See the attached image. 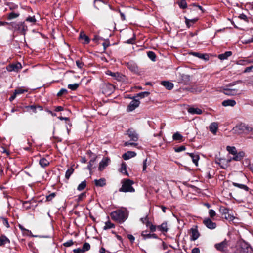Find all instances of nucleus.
<instances>
[{
  "label": "nucleus",
  "instance_id": "nucleus-1",
  "mask_svg": "<svg viewBox=\"0 0 253 253\" xmlns=\"http://www.w3.org/2000/svg\"><path fill=\"white\" fill-rule=\"evenodd\" d=\"M110 215L113 220L123 223L128 217V211L126 209H122L112 212Z\"/></svg>",
  "mask_w": 253,
  "mask_h": 253
},
{
  "label": "nucleus",
  "instance_id": "nucleus-2",
  "mask_svg": "<svg viewBox=\"0 0 253 253\" xmlns=\"http://www.w3.org/2000/svg\"><path fill=\"white\" fill-rule=\"evenodd\" d=\"M233 131L237 134H248L253 132V127L244 123H241L233 128Z\"/></svg>",
  "mask_w": 253,
  "mask_h": 253
},
{
  "label": "nucleus",
  "instance_id": "nucleus-3",
  "mask_svg": "<svg viewBox=\"0 0 253 253\" xmlns=\"http://www.w3.org/2000/svg\"><path fill=\"white\" fill-rule=\"evenodd\" d=\"M9 29L14 30L15 31H18L24 35H25V32L27 30V27L25 25L24 22H11L9 23Z\"/></svg>",
  "mask_w": 253,
  "mask_h": 253
},
{
  "label": "nucleus",
  "instance_id": "nucleus-4",
  "mask_svg": "<svg viewBox=\"0 0 253 253\" xmlns=\"http://www.w3.org/2000/svg\"><path fill=\"white\" fill-rule=\"evenodd\" d=\"M122 187L119 189L120 192H133L134 189L132 187L133 184V181L130 179L124 180L122 181Z\"/></svg>",
  "mask_w": 253,
  "mask_h": 253
},
{
  "label": "nucleus",
  "instance_id": "nucleus-5",
  "mask_svg": "<svg viewBox=\"0 0 253 253\" xmlns=\"http://www.w3.org/2000/svg\"><path fill=\"white\" fill-rule=\"evenodd\" d=\"M114 89V86L111 84L108 83L103 85L102 91L103 94L109 95L113 92Z\"/></svg>",
  "mask_w": 253,
  "mask_h": 253
},
{
  "label": "nucleus",
  "instance_id": "nucleus-6",
  "mask_svg": "<svg viewBox=\"0 0 253 253\" xmlns=\"http://www.w3.org/2000/svg\"><path fill=\"white\" fill-rule=\"evenodd\" d=\"M240 248L241 253H252L253 251L250 246L244 241L240 242Z\"/></svg>",
  "mask_w": 253,
  "mask_h": 253
},
{
  "label": "nucleus",
  "instance_id": "nucleus-7",
  "mask_svg": "<svg viewBox=\"0 0 253 253\" xmlns=\"http://www.w3.org/2000/svg\"><path fill=\"white\" fill-rule=\"evenodd\" d=\"M6 68L8 72H18L22 68V66L20 63L17 62L8 65Z\"/></svg>",
  "mask_w": 253,
  "mask_h": 253
},
{
  "label": "nucleus",
  "instance_id": "nucleus-8",
  "mask_svg": "<svg viewBox=\"0 0 253 253\" xmlns=\"http://www.w3.org/2000/svg\"><path fill=\"white\" fill-rule=\"evenodd\" d=\"M137 97H135L129 103L127 107V112H131L137 108L140 103V101L136 99Z\"/></svg>",
  "mask_w": 253,
  "mask_h": 253
},
{
  "label": "nucleus",
  "instance_id": "nucleus-9",
  "mask_svg": "<svg viewBox=\"0 0 253 253\" xmlns=\"http://www.w3.org/2000/svg\"><path fill=\"white\" fill-rule=\"evenodd\" d=\"M214 247L218 251L224 252L226 251L227 249L228 242L225 239L222 242L215 244Z\"/></svg>",
  "mask_w": 253,
  "mask_h": 253
},
{
  "label": "nucleus",
  "instance_id": "nucleus-10",
  "mask_svg": "<svg viewBox=\"0 0 253 253\" xmlns=\"http://www.w3.org/2000/svg\"><path fill=\"white\" fill-rule=\"evenodd\" d=\"M223 92L225 95L228 96H234L241 94V93L239 92L238 89H232L229 88H224L223 90Z\"/></svg>",
  "mask_w": 253,
  "mask_h": 253
},
{
  "label": "nucleus",
  "instance_id": "nucleus-11",
  "mask_svg": "<svg viewBox=\"0 0 253 253\" xmlns=\"http://www.w3.org/2000/svg\"><path fill=\"white\" fill-rule=\"evenodd\" d=\"M110 160L108 157L103 158L100 162L98 169L100 171L103 170L109 164Z\"/></svg>",
  "mask_w": 253,
  "mask_h": 253
},
{
  "label": "nucleus",
  "instance_id": "nucleus-12",
  "mask_svg": "<svg viewBox=\"0 0 253 253\" xmlns=\"http://www.w3.org/2000/svg\"><path fill=\"white\" fill-rule=\"evenodd\" d=\"M127 134L132 141H136L138 139L137 133L132 128L127 130Z\"/></svg>",
  "mask_w": 253,
  "mask_h": 253
},
{
  "label": "nucleus",
  "instance_id": "nucleus-13",
  "mask_svg": "<svg viewBox=\"0 0 253 253\" xmlns=\"http://www.w3.org/2000/svg\"><path fill=\"white\" fill-rule=\"evenodd\" d=\"M204 225L209 229H213L216 227V223L213 222L210 218H206L203 221Z\"/></svg>",
  "mask_w": 253,
  "mask_h": 253
},
{
  "label": "nucleus",
  "instance_id": "nucleus-14",
  "mask_svg": "<svg viewBox=\"0 0 253 253\" xmlns=\"http://www.w3.org/2000/svg\"><path fill=\"white\" fill-rule=\"evenodd\" d=\"M80 39L82 43L84 44H88L90 41V39L88 36L85 35L83 32H81L80 33Z\"/></svg>",
  "mask_w": 253,
  "mask_h": 253
},
{
  "label": "nucleus",
  "instance_id": "nucleus-15",
  "mask_svg": "<svg viewBox=\"0 0 253 253\" xmlns=\"http://www.w3.org/2000/svg\"><path fill=\"white\" fill-rule=\"evenodd\" d=\"M244 156L245 152L243 151H240L239 152H237V153L232 157V159L234 161H239L241 160Z\"/></svg>",
  "mask_w": 253,
  "mask_h": 253
},
{
  "label": "nucleus",
  "instance_id": "nucleus-16",
  "mask_svg": "<svg viewBox=\"0 0 253 253\" xmlns=\"http://www.w3.org/2000/svg\"><path fill=\"white\" fill-rule=\"evenodd\" d=\"M236 101L233 99L225 100H224L222 102V105L225 107H227V106L233 107L236 105Z\"/></svg>",
  "mask_w": 253,
  "mask_h": 253
},
{
  "label": "nucleus",
  "instance_id": "nucleus-17",
  "mask_svg": "<svg viewBox=\"0 0 253 253\" xmlns=\"http://www.w3.org/2000/svg\"><path fill=\"white\" fill-rule=\"evenodd\" d=\"M209 129L211 132L215 134L218 129V124L216 122H213L209 126Z\"/></svg>",
  "mask_w": 253,
  "mask_h": 253
},
{
  "label": "nucleus",
  "instance_id": "nucleus-18",
  "mask_svg": "<svg viewBox=\"0 0 253 253\" xmlns=\"http://www.w3.org/2000/svg\"><path fill=\"white\" fill-rule=\"evenodd\" d=\"M136 153L134 152L127 151L123 155L122 157L124 160H126L134 157Z\"/></svg>",
  "mask_w": 253,
  "mask_h": 253
},
{
  "label": "nucleus",
  "instance_id": "nucleus-19",
  "mask_svg": "<svg viewBox=\"0 0 253 253\" xmlns=\"http://www.w3.org/2000/svg\"><path fill=\"white\" fill-rule=\"evenodd\" d=\"M188 112L191 114H201L202 110L198 108L190 107L188 109Z\"/></svg>",
  "mask_w": 253,
  "mask_h": 253
},
{
  "label": "nucleus",
  "instance_id": "nucleus-20",
  "mask_svg": "<svg viewBox=\"0 0 253 253\" xmlns=\"http://www.w3.org/2000/svg\"><path fill=\"white\" fill-rule=\"evenodd\" d=\"M94 183L96 186L103 187L106 185V180L104 178H101L98 180L95 179Z\"/></svg>",
  "mask_w": 253,
  "mask_h": 253
},
{
  "label": "nucleus",
  "instance_id": "nucleus-21",
  "mask_svg": "<svg viewBox=\"0 0 253 253\" xmlns=\"http://www.w3.org/2000/svg\"><path fill=\"white\" fill-rule=\"evenodd\" d=\"M191 157L193 163L196 166L198 165V161L199 160V156L194 153H187Z\"/></svg>",
  "mask_w": 253,
  "mask_h": 253
},
{
  "label": "nucleus",
  "instance_id": "nucleus-22",
  "mask_svg": "<svg viewBox=\"0 0 253 253\" xmlns=\"http://www.w3.org/2000/svg\"><path fill=\"white\" fill-rule=\"evenodd\" d=\"M232 52L226 51L223 54H219L218 55V58L221 60H224L227 59L229 57L232 55Z\"/></svg>",
  "mask_w": 253,
  "mask_h": 253
},
{
  "label": "nucleus",
  "instance_id": "nucleus-23",
  "mask_svg": "<svg viewBox=\"0 0 253 253\" xmlns=\"http://www.w3.org/2000/svg\"><path fill=\"white\" fill-rule=\"evenodd\" d=\"M161 84L168 90H171L173 87V84L169 81H162L161 82Z\"/></svg>",
  "mask_w": 253,
  "mask_h": 253
},
{
  "label": "nucleus",
  "instance_id": "nucleus-24",
  "mask_svg": "<svg viewBox=\"0 0 253 253\" xmlns=\"http://www.w3.org/2000/svg\"><path fill=\"white\" fill-rule=\"evenodd\" d=\"M158 230L163 232H167L168 231L167 223L166 222L163 223L161 225L157 227Z\"/></svg>",
  "mask_w": 253,
  "mask_h": 253
},
{
  "label": "nucleus",
  "instance_id": "nucleus-25",
  "mask_svg": "<svg viewBox=\"0 0 253 253\" xmlns=\"http://www.w3.org/2000/svg\"><path fill=\"white\" fill-rule=\"evenodd\" d=\"M9 243V240L5 236L0 237V246L4 245Z\"/></svg>",
  "mask_w": 253,
  "mask_h": 253
},
{
  "label": "nucleus",
  "instance_id": "nucleus-26",
  "mask_svg": "<svg viewBox=\"0 0 253 253\" xmlns=\"http://www.w3.org/2000/svg\"><path fill=\"white\" fill-rule=\"evenodd\" d=\"M192 239L195 241L198 239L199 236V234L198 230L196 229H192Z\"/></svg>",
  "mask_w": 253,
  "mask_h": 253
},
{
  "label": "nucleus",
  "instance_id": "nucleus-27",
  "mask_svg": "<svg viewBox=\"0 0 253 253\" xmlns=\"http://www.w3.org/2000/svg\"><path fill=\"white\" fill-rule=\"evenodd\" d=\"M120 172L124 174L128 175V174L126 171V165L125 163H122L121 164V167L120 168Z\"/></svg>",
  "mask_w": 253,
  "mask_h": 253
},
{
  "label": "nucleus",
  "instance_id": "nucleus-28",
  "mask_svg": "<svg viewBox=\"0 0 253 253\" xmlns=\"http://www.w3.org/2000/svg\"><path fill=\"white\" fill-rule=\"evenodd\" d=\"M233 185L235 187H237L241 189H243L245 191H248L249 190V188L246 185L244 184H239L236 182H233Z\"/></svg>",
  "mask_w": 253,
  "mask_h": 253
},
{
  "label": "nucleus",
  "instance_id": "nucleus-29",
  "mask_svg": "<svg viewBox=\"0 0 253 253\" xmlns=\"http://www.w3.org/2000/svg\"><path fill=\"white\" fill-rule=\"evenodd\" d=\"M226 149L229 153L232 154L233 155H235L237 152L236 148L234 146H228L226 147Z\"/></svg>",
  "mask_w": 253,
  "mask_h": 253
},
{
  "label": "nucleus",
  "instance_id": "nucleus-30",
  "mask_svg": "<svg viewBox=\"0 0 253 253\" xmlns=\"http://www.w3.org/2000/svg\"><path fill=\"white\" fill-rule=\"evenodd\" d=\"M185 19L186 24L188 27H189L190 26H191L192 24L195 23L198 20L197 18L188 19L186 17H185Z\"/></svg>",
  "mask_w": 253,
  "mask_h": 253
},
{
  "label": "nucleus",
  "instance_id": "nucleus-31",
  "mask_svg": "<svg viewBox=\"0 0 253 253\" xmlns=\"http://www.w3.org/2000/svg\"><path fill=\"white\" fill-rule=\"evenodd\" d=\"M146 226L150 229L151 232H154L156 231V226L153 225L152 223L149 221H147L146 223Z\"/></svg>",
  "mask_w": 253,
  "mask_h": 253
},
{
  "label": "nucleus",
  "instance_id": "nucleus-32",
  "mask_svg": "<svg viewBox=\"0 0 253 253\" xmlns=\"http://www.w3.org/2000/svg\"><path fill=\"white\" fill-rule=\"evenodd\" d=\"M39 163L42 167H46L49 164V162L45 158L41 159Z\"/></svg>",
  "mask_w": 253,
  "mask_h": 253
},
{
  "label": "nucleus",
  "instance_id": "nucleus-33",
  "mask_svg": "<svg viewBox=\"0 0 253 253\" xmlns=\"http://www.w3.org/2000/svg\"><path fill=\"white\" fill-rule=\"evenodd\" d=\"M172 138L174 140H182L183 136L177 132L173 135Z\"/></svg>",
  "mask_w": 253,
  "mask_h": 253
},
{
  "label": "nucleus",
  "instance_id": "nucleus-34",
  "mask_svg": "<svg viewBox=\"0 0 253 253\" xmlns=\"http://www.w3.org/2000/svg\"><path fill=\"white\" fill-rule=\"evenodd\" d=\"M114 227V225L113 223H112L110 221H107V222H105V225L103 227V229L107 230L109 229L112 228Z\"/></svg>",
  "mask_w": 253,
  "mask_h": 253
},
{
  "label": "nucleus",
  "instance_id": "nucleus-35",
  "mask_svg": "<svg viewBox=\"0 0 253 253\" xmlns=\"http://www.w3.org/2000/svg\"><path fill=\"white\" fill-rule=\"evenodd\" d=\"M79 86V84L75 83L74 84H70L68 85V88L72 90H76Z\"/></svg>",
  "mask_w": 253,
  "mask_h": 253
},
{
  "label": "nucleus",
  "instance_id": "nucleus-36",
  "mask_svg": "<svg viewBox=\"0 0 253 253\" xmlns=\"http://www.w3.org/2000/svg\"><path fill=\"white\" fill-rule=\"evenodd\" d=\"M148 57L153 61H155L156 55L152 51H148L147 52Z\"/></svg>",
  "mask_w": 253,
  "mask_h": 253
},
{
  "label": "nucleus",
  "instance_id": "nucleus-37",
  "mask_svg": "<svg viewBox=\"0 0 253 253\" xmlns=\"http://www.w3.org/2000/svg\"><path fill=\"white\" fill-rule=\"evenodd\" d=\"M224 218L229 221H233L236 218L231 214L230 213V212L224 216Z\"/></svg>",
  "mask_w": 253,
  "mask_h": 253
},
{
  "label": "nucleus",
  "instance_id": "nucleus-38",
  "mask_svg": "<svg viewBox=\"0 0 253 253\" xmlns=\"http://www.w3.org/2000/svg\"><path fill=\"white\" fill-rule=\"evenodd\" d=\"M178 5L179 7L182 9H184L187 7V3L185 0H180V1L178 2Z\"/></svg>",
  "mask_w": 253,
  "mask_h": 253
},
{
  "label": "nucleus",
  "instance_id": "nucleus-39",
  "mask_svg": "<svg viewBox=\"0 0 253 253\" xmlns=\"http://www.w3.org/2000/svg\"><path fill=\"white\" fill-rule=\"evenodd\" d=\"M157 238V236L155 234H144L143 233V238Z\"/></svg>",
  "mask_w": 253,
  "mask_h": 253
},
{
  "label": "nucleus",
  "instance_id": "nucleus-40",
  "mask_svg": "<svg viewBox=\"0 0 253 253\" xmlns=\"http://www.w3.org/2000/svg\"><path fill=\"white\" fill-rule=\"evenodd\" d=\"M86 182L85 181H84L82 182L78 186L77 189L79 191H81L83 190L86 187Z\"/></svg>",
  "mask_w": 253,
  "mask_h": 253
},
{
  "label": "nucleus",
  "instance_id": "nucleus-41",
  "mask_svg": "<svg viewBox=\"0 0 253 253\" xmlns=\"http://www.w3.org/2000/svg\"><path fill=\"white\" fill-rule=\"evenodd\" d=\"M90 248V244L88 243H85L84 244L83 248H82V251H83L84 253L85 251H88Z\"/></svg>",
  "mask_w": 253,
  "mask_h": 253
},
{
  "label": "nucleus",
  "instance_id": "nucleus-42",
  "mask_svg": "<svg viewBox=\"0 0 253 253\" xmlns=\"http://www.w3.org/2000/svg\"><path fill=\"white\" fill-rule=\"evenodd\" d=\"M27 91V90L26 89H24L22 88H18L15 89L14 92H15V94H20Z\"/></svg>",
  "mask_w": 253,
  "mask_h": 253
},
{
  "label": "nucleus",
  "instance_id": "nucleus-43",
  "mask_svg": "<svg viewBox=\"0 0 253 253\" xmlns=\"http://www.w3.org/2000/svg\"><path fill=\"white\" fill-rule=\"evenodd\" d=\"M96 157L95 155H94L93 157L90 160L89 163V165H88V169L89 170H91V167H92L94 162H95V161L96 160Z\"/></svg>",
  "mask_w": 253,
  "mask_h": 253
},
{
  "label": "nucleus",
  "instance_id": "nucleus-44",
  "mask_svg": "<svg viewBox=\"0 0 253 253\" xmlns=\"http://www.w3.org/2000/svg\"><path fill=\"white\" fill-rule=\"evenodd\" d=\"M74 169L72 168L68 169L65 173V177L67 179H69L71 175L73 172Z\"/></svg>",
  "mask_w": 253,
  "mask_h": 253
},
{
  "label": "nucleus",
  "instance_id": "nucleus-45",
  "mask_svg": "<svg viewBox=\"0 0 253 253\" xmlns=\"http://www.w3.org/2000/svg\"><path fill=\"white\" fill-rule=\"evenodd\" d=\"M107 74H108L109 75H111V76L114 77L116 79H117L120 76V74L119 73H118V72L114 73V72H112L110 71H108L107 72Z\"/></svg>",
  "mask_w": 253,
  "mask_h": 253
},
{
  "label": "nucleus",
  "instance_id": "nucleus-46",
  "mask_svg": "<svg viewBox=\"0 0 253 253\" xmlns=\"http://www.w3.org/2000/svg\"><path fill=\"white\" fill-rule=\"evenodd\" d=\"M242 42L244 44H248L253 42V36L249 39L244 40Z\"/></svg>",
  "mask_w": 253,
  "mask_h": 253
},
{
  "label": "nucleus",
  "instance_id": "nucleus-47",
  "mask_svg": "<svg viewBox=\"0 0 253 253\" xmlns=\"http://www.w3.org/2000/svg\"><path fill=\"white\" fill-rule=\"evenodd\" d=\"M192 54L193 55H194L195 56L198 57H199V58H201V59H206L205 58V56H206L207 55H205L204 54H200V53H197V52H194V53H193Z\"/></svg>",
  "mask_w": 253,
  "mask_h": 253
},
{
  "label": "nucleus",
  "instance_id": "nucleus-48",
  "mask_svg": "<svg viewBox=\"0 0 253 253\" xmlns=\"http://www.w3.org/2000/svg\"><path fill=\"white\" fill-rule=\"evenodd\" d=\"M236 64L240 65H246L248 64V60H240L236 62Z\"/></svg>",
  "mask_w": 253,
  "mask_h": 253
},
{
  "label": "nucleus",
  "instance_id": "nucleus-49",
  "mask_svg": "<svg viewBox=\"0 0 253 253\" xmlns=\"http://www.w3.org/2000/svg\"><path fill=\"white\" fill-rule=\"evenodd\" d=\"M18 16H19L18 14L15 13L14 12H11V13H9L8 15V19H14V18L17 17Z\"/></svg>",
  "mask_w": 253,
  "mask_h": 253
},
{
  "label": "nucleus",
  "instance_id": "nucleus-50",
  "mask_svg": "<svg viewBox=\"0 0 253 253\" xmlns=\"http://www.w3.org/2000/svg\"><path fill=\"white\" fill-rule=\"evenodd\" d=\"M26 21H28V22H31V23H35L36 21V20L35 18V16H32V17H31V16H29V17H28L26 19Z\"/></svg>",
  "mask_w": 253,
  "mask_h": 253
},
{
  "label": "nucleus",
  "instance_id": "nucleus-51",
  "mask_svg": "<svg viewBox=\"0 0 253 253\" xmlns=\"http://www.w3.org/2000/svg\"><path fill=\"white\" fill-rule=\"evenodd\" d=\"M67 93V90L64 88H62L58 92L57 96H60L64 94H66Z\"/></svg>",
  "mask_w": 253,
  "mask_h": 253
},
{
  "label": "nucleus",
  "instance_id": "nucleus-52",
  "mask_svg": "<svg viewBox=\"0 0 253 253\" xmlns=\"http://www.w3.org/2000/svg\"><path fill=\"white\" fill-rule=\"evenodd\" d=\"M186 149V148L184 146H181L177 148H175V151L176 152H180L183 151H184Z\"/></svg>",
  "mask_w": 253,
  "mask_h": 253
},
{
  "label": "nucleus",
  "instance_id": "nucleus-53",
  "mask_svg": "<svg viewBox=\"0 0 253 253\" xmlns=\"http://www.w3.org/2000/svg\"><path fill=\"white\" fill-rule=\"evenodd\" d=\"M209 214L210 217L212 218H213L216 215L215 211L212 209L209 210Z\"/></svg>",
  "mask_w": 253,
  "mask_h": 253
},
{
  "label": "nucleus",
  "instance_id": "nucleus-54",
  "mask_svg": "<svg viewBox=\"0 0 253 253\" xmlns=\"http://www.w3.org/2000/svg\"><path fill=\"white\" fill-rule=\"evenodd\" d=\"M55 196V193H52L49 195L46 196V200L47 201H51L53 198H54Z\"/></svg>",
  "mask_w": 253,
  "mask_h": 253
},
{
  "label": "nucleus",
  "instance_id": "nucleus-55",
  "mask_svg": "<svg viewBox=\"0 0 253 253\" xmlns=\"http://www.w3.org/2000/svg\"><path fill=\"white\" fill-rule=\"evenodd\" d=\"M74 244L72 240H69L64 243V246L65 247H70Z\"/></svg>",
  "mask_w": 253,
  "mask_h": 253
},
{
  "label": "nucleus",
  "instance_id": "nucleus-56",
  "mask_svg": "<svg viewBox=\"0 0 253 253\" xmlns=\"http://www.w3.org/2000/svg\"><path fill=\"white\" fill-rule=\"evenodd\" d=\"M102 39V38L98 35H95L94 37L92 39L94 42H97L99 40Z\"/></svg>",
  "mask_w": 253,
  "mask_h": 253
},
{
  "label": "nucleus",
  "instance_id": "nucleus-57",
  "mask_svg": "<svg viewBox=\"0 0 253 253\" xmlns=\"http://www.w3.org/2000/svg\"><path fill=\"white\" fill-rule=\"evenodd\" d=\"M73 252L74 253H84L83 251H82V249L78 248L73 250Z\"/></svg>",
  "mask_w": 253,
  "mask_h": 253
},
{
  "label": "nucleus",
  "instance_id": "nucleus-58",
  "mask_svg": "<svg viewBox=\"0 0 253 253\" xmlns=\"http://www.w3.org/2000/svg\"><path fill=\"white\" fill-rule=\"evenodd\" d=\"M229 212V210L227 209L224 208L222 210V214L224 215H226Z\"/></svg>",
  "mask_w": 253,
  "mask_h": 253
},
{
  "label": "nucleus",
  "instance_id": "nucleus-59",
  "mask_svg": "<svg viewBox=\"0 0 253 253\" xmlns=\"http://www.w3.org/2000/svg\"><path fill=\"white\" fill-rule=\"evenodd\" d=\"M3 224L4 226H5L7 228H8L9 227V223L8 222V221L7 219L5 218L2 219Z\"/></svg>",
  "mask_w": 253,
  "mask_h": 253
},
{
  "label": "nucleus",
  "instance_id": "nucleus-60",
  "mask_svg": "<svg viewBox=\"0 0 253 253\" xmlns=\"http://www.w3.org/2000/svg\"><path fill=\"white\" fill-rule=\"evenodd\" d=\"M76 63L77 66L79 68H82V67L83 66V63L82 62H80L79 60H77V61H76Z\"/></svg>",
  "mask_w": 253,
  "mask_h": 253
},
{
  "label": "nucleus",
  "instance_id": "nucleus-61",
  "mask_svg": "<svg viewBox=\"0 0 253 253\" xmlns=\"http://www.w3.org/2000/svg\"><path fill=\"white\" fill-rule=\"evenodd\" d=\"M239 18L241 19H243L246 21H247V17L246 15L244 14H240L239 16Z\"/></svg>",
  "mask_w": 253,
  "mask_h": 253
},
{
  "label": "nucleus",
  "instance_id": "nucleus-62",
  "mask_svg": "<svg viewBox=\"0 0 253 253\" xmlns=\"http://www.w3.org/2000/svg\"><path fill=\"white\" fill-rule=\"evenodd\" d=\"M131 145V146H136L137 145L136 143H133V142H126L125 143H124V145L125 146H128V145Z\"/></svg>",
  "mask_w": 253,
  "mask_h": 253
},
{
  "label": "nucleus",
  "instance_id": "nucleus-63",
  "mask_svg": "<svg viewBox=\"0 0 253 253\" xmlns=\"http://www.w3.org/2000/svg\"><path fill=\"white\" fill-rule=\"evenodd\" d=\"M109 43L108 42H103L102 45L103 46L104 50H105L109 46Z\"/></svg>",
  "mask_w": 253,
  "mask_h": 253
},
{
  "label": "nucleus",
  "instance_id": "nucleus-64",
  "mask_svg": "<svg viewBox=\"0 0 253 253\" xmlns=\"http://www.w3.org/2000/svg\"><path fill=\"white\" fill-rule=\"evenodd\" d=\"M191 253H200V250L198 248H194L192 249Z\"/></svg>",
  "mask_w": 253,
  "mask_h": 253
}]
</instances>
